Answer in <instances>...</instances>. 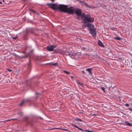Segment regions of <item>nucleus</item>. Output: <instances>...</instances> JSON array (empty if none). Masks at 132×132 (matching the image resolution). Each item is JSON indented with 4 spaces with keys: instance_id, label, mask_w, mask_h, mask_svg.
Masks as SVG:
<instances>
[{
    "instance_id": "nucleus-8",
    "label": "nucleus",
    "mask_w": 132,
    "mask_h": 132,
    "mask_svg": "<svg viewBox=\"0 0 132 132\" xmlns=\"http://www.w3.org/2000/svg\"><path fill=\"white\" fill-rule=\"evenodd\" d=\"M56 46L51 45L47 47L46 49L48 51L51 52L54 50V48H56Z\"/></svg>"
},
{
    "instance_id": "nucleus-37",
    "label": "nucleus",
    "mask_w": 132,
    "mask_h": 132,
    "mask_svg": "<svg viewBox=\"0 0 132 132\" xmlns=\"http://www.w3.org/2000/svg\"><path fill=\"white\" fill-rule=\"evenodd\" d=\"M33 50H31V51H30V52H33Z\"/></svg>"
},
{
    "instance_id": "nucleus-33",
    "label": "nucleus",
    "mask_w": 132,
    "mask_h": 132,
    "mask_svg": "<svg viewBox=\"0 0 132 132\" xmlns=\"http://www.w3.org/2000/svg\"><path fill=\"white\" fill-rule=\"evenodd\" d=\"M79 16H78V17L77 18V19L78 20H80V18H79Z\"/></svg>"
},
{
    "instance_id": "nucleus-47",
    "label": "nucleus",
    "mask_w": 132,
    "mask_h": 132,
    "mask_svg": "<svg viewBox=\"0 0 132 132\" xmlns=\"http://www.w3.org/2000/svg\"><path fill=\"white\" fill-rule=\"evenodd\" d=\"M26 33H27V31H26Z\"/></svg>"
},
{
    "instance_id": "nucleus-10",
    "label": "nucleus",
    "mask_w": 132,
    "mask_h": 132,
    "mask_svg": "<svg viewBox=\"0 0 132 132\" xmlns=\"http://www.w3.org/2000/svg\"><path fill=\"white\" fill-rule=\"evenodd\" d=\"M46 65H48L51 66L54 65V66H56L58 65V64L57 63H53V62L51 63H48L46 64Z\"/></svg>"
},
{
    "instance_id": "nucleus-16",
    "label": "nucleus",
    "mask_w": 132,
    "mask_h": 132,
    "mask_svg": "<svg viewBox=\"0 0 132 132\" xmlns=\"http://www.w3.org/2000/svg\"><path fill=\"white\" fill-rule=\"evenodd\" d=\"M114 39L116 40H120L121 39V38H120L119 37H115Z\"/></svg>"
},
{
    "instance_id": "nucleus-28",
    "label": "nucleus",
    "mask_w": 132,
    "mask_h": 132,
    "mask_svg": "<svg viewBox=\"0 0 132 132\" xmlns=\"http://www.w3.org/2000/svg\"><path fill=\"white\" fill-rule=\"evenodd\" d=\"M10 72L12 70H10V69H7Z\"/></svg>"
},
{
    "instance_id": "nucleus-48",
    "label": "nucleus",
    "mask_w": 132,
    "mask_h": 132,
    "mask_svg": "<svg viewBox=\"0 0 132 132\" xmlns=\"http://www.w3.org/2000/svg\"><path fill=\"white\" fill-rule=\"evenodd\" d=\"M3 122V121H1V122ZM1 122V121H0V122Z\"/></svg>"
},
{
    "instance_id": "nucleus-6",
    "label": "nucleus",
    "mask_w": 132,
    "mask_h": 132,
    "mask_svg": "<svg viewBox=\"0 0 132 132\" xmlns=\"http://www.w3.org/2000/svg\"><path fill=\"white\" fill-rule=\"evenodd\" d=\"M69 7L68 5L63 4H60L59 6V10L61 12L64 13L67 7Z\"/></svg>"
},
{
    "instance_id": "nucleus-39",
    "label": "nucleus",
    "mask_w": 132,
    "mask_h": 132,
    "mask_svg": "<svg viewBox=\"0 0 132 132\" xmlns=\"http://www.w3.org/2000/svg\"><path fill=\"white\" fill-rule=\"evenodd\" d=\"M71 125H72V126H74V125H75L74 124H72Z\"/></svg>"
},
{
    "instance_id": "nucleus-15",
    "label": "nucleus",
    "mask_w": 132,
    "mask_h": 132,
    "mask_svg": "<svg viewBox=\"0 0 132 132\" xmlns=\"http://www.w3.org/2000/svg\"><path fill=\"white\" fill-rule=\"evenodd\" d=\"M30 55L29 53H28L27 55H26L24 56H23L22 57L23 58H25L26 57H27L28 56H30Z\"/></svg>"
},
{
    "instance_id": "nucleus-5",
    "label": "nucleus",
    "mask_w": 132,
    "mask_h": 132,
    "mask_svg": "<svg viewBox=\"0 0 132 132\" xmlns=\"http://www.w3.org/2000/svg\"><path fill=\"white\" fill-rule=\"evenodd\" d=\"M46 5H52L51 6H49V7L51 8L54 10H59V6L55 4L48 3L46 4Z\"/></svg>"
},
{
    "instance_id": "nucleus-30",
    "label": "nucleus",
    "mask_w": 132,
    "mask_h": 132,
    "mask_svg": "<svg viewBox=\"0 0 132 132\" xmlns=\"http://www.w3.org/2000/svg\"><path fill=\"white\" fill-rule=\"evenodd\" d=\"M17 38V37H13V38L14 39H16Z\"/></svg>"
},
{
    "instance_id": "nucleus-45",
    "label": "nucleus",
    "mask_w": 132,
    "mask_h": 132,
    "mask_svg": "<svg viewBox=\"0 0 132 132\" xmlns=\"http://www.w3.org/2000/svg\"><path fill=\"white\" fill-rule=\"evenodd\" d=\"M78 83L79 84H80V82H78Z\"/></svg>"
},
{
    "instance_id": "nucleus-46",
    "label": "nucleus",
    "mask_w": 132,
    "mask_h": 132,
    "mask_svg": "<svg viewBox=\"0 0 132 132\" xmlns=\"http://www.w3.org/2000/svg\"><path fill=\"white\" fill-rule=\"evenodd\" d=\"M27 35V34H26V35H25V36H26Z\"/></svg>"
},
{
    "instance_id": "nucleus-3",
    "label": "nucleus",
    "mask_w": 132,
    "mask_h": 132,
    "mask_svg": "<svg viewBox=\"0 0 132 132\" xmlns=\"http://www.w3.org/2000/svg\"><path fill=\"white\" fill-rule=\"evenodd\" d=\"M62 54L63 55H65L66 56H68L72 58H74V57L76 55V53H73L71 52H69L67 51H64L62 50Z\"/></svg>"
},
{
    "instance_id": "nucleus-17",
    "label": "nucleus",
    "mask_w": 132,
    "mask_h": 132,
    "mask_svg": "<svg viewBox=\"0 0 132 132\" xmlns=\"http://www.w3.org/2000/svg\"><path fill=\"white\" fill-rule=\"evenodd\" d=\"M75 120L77 121H79L81 122L82 121V120H81V119H80L79 118H76L75 119Z\"/></svg>"
},
{
    "instance_id": "nucleus-13",
    "label": "nucleus",
    "mask_w": 132,
    "mask_h": 132,
    "mask_svg": "<svg viewBox=\"0 0 132 132\" xmlns=\"http://www.w3.org/2000/svg\"><path fill=\"white\" fill-rule=\"evenodd\" d=\"M54 52L55 53H59L62 54V50H60L59 49H57V50L54 49Z\"/></svg>"
},
{
    "instance_id": "nucleus-29",
    "label": "nucleus",
    "mask_w": 132,
    "mask_h": 132,
    "mask_svg": "<svg viewBox=\"0 0 132 132\" xmlns=\"http://www.w3.org/2000/svg\"><path fill=\"white\" fill-rule=\"evenodd\" d=\"M81 72L82 73H84V74H85V72H84V71H81Z\"/></svg>"
},
{
    "instance_id": "nucleus-41",
    "label": "nucleus",
    "mask_w": 132,
    "mask_h": 132,
    "mask_svg": "<svg viewBox=\"0 0 132 132\" xmlns=\"http://www.w3.org/2000/svg\"><path fill=\"white\" fill-rule=\"evenodd\" d=\"M51 1L52 2H53L54 1V0H51Z\"/></svg>"
},
{
    "instance_id": "nucleus-50",
    "label": "nucleus",
    "mask_w": 132,
    "mask_h": 132,
    "mask_svg": "<svg viewBox=\"0 0 132 132\" xmlns=\"http://www.w3.org/2000/svg\"><path fill=\"white\" fill-rule=\"evenodd\" d=\"M29 124H30V123H29Z\"/></svg>"
},
{
    "instance_id": "nucleus-18",
    "label": "nucleus",
    "mask_w": 132,
    "mask_h": 132,
    "mask_svg": "<svg viewBox=\"0 0 132 132\" xmlns=\"http://www.w3.org/2000/svg\"><path fill=\"white\" fill-rule=\"evenodd\" d=\"M101 89L102 90L104 93H105V88L104 87H101Z\"/></svg>"
},
{
    "instance_id": "nucleus-49",
    "label": "nucleus",
    "mask_w": 132,
    "mask_h": 132,
    "mask_svg": "<svg viewBox=\"0 0 132 132\" xmlns=\"http://www.w3.org/2000/svg\"><path fill=\"white\" fill-rule=\"evenodd\" d=\"M30 61H29V63H30Z\"/></svg>"
},
{
    "instance_id": "nucleus-42",
    "label": "nucleus",
    "mask_w": 132,
    "mask_h": 132,
    "mask_svg": "<svg viewBox=\"0 0 132 132\" xmlns=\"http://www.w3.org/2000/svg\"><path fill=\"white\" fill-rule=\"evenodd\" d=\"M55 129H60V128H55Z\"/></svg>"
},
{
    "instance_id": "nucleus-14",
    "label": "nucleus",
    "mask_w": 132,
    "mask_h": 132,
    "mask_svg": "<svg viewBox=\"0 0 132 132\" xmlns=\"http://www.w3.org/2000/svg\"><path fill=\"white\" fill-rule=\"evenodd\" d=\"M86 70L91 75H92V73L91 72V71L92 70V69L91 68H88L86 69Z\"/></svg>"
},
{
    "instance_id": "nucleus-11",
    "label": "nucleus",
    "mask_w": 132,
    "mask_h": 132,
    "mask_svg": "<svg viewBox=\"0 0 132 132\" xmlns=\"http://www.w3.org/2000/svg\"><path fill=\"white\" fill-rule=\"evenodd\" d=\"M98 44L100 46L102 47H104V45L102 43V42L100 40H99L98 41Z\"/></svg>"
},
{
    "instance_id": "nucleus-1",
    "label": "nucleus",
    "mask_w": 132,
    "mask_h": 132,
    "mask_svg": "<svg viewBox=\"0 0 132 132\" xmlns=\"http://www.w3.org/2000/svg\"><path fill=\"white\" fill-rule=\"evenodd\" d=\"M82 22L84 25L85 27H87L90 31V33L94 37H96V31L94 28V25L90 23L93 22L94 21V19L92 18L89 14L86 15L85 13H83L81 17Z\"/></svg>"
},
{
    "instance_id": "nucleus-22",
    "label": "nucleus",
    "mask_w": 132,
    "mask_h": 132,
    "mask_svg": "<svg viewBox=\"0 0 132 132\" xmlns=\"http://www.w3.org/2000/svg\"><path fill=\"white\" fill-rule=\"evenodd\" d=\"M78 129H79V130H81V131H84V130L82 129L81 128H79V127H78Z\"/></svg>"
},
{
    "instance_id": "nucleus-36",
    "label": "nucleus",
    "mask_w": 132,
    "mask_h": 132,
    "mask_svg": "<svg viewBox=\"0 0 132 132\" xmlns=\"http://www.w3.org/2000/svg\"><path fill=\"white\" fill-rule=\"evenodd\" d=\"M14 55V56H16V55H16V54H15Z\"/></svg>"
},
{
    "instance_id": "nucleus-27",
    "label": "nucleus",
    "mask_w": 132,
    "mask_h": 132,
    "mask_svg": "<svg viewBox=\"0 0 132 132\" xmlns=\"http://www.w3.org/2000/svg\"><path fill=\"white\" fill-rule=\"evenodd\" d=\"M84 131H86V132H90V130H84Z\"/></svg>"
},
{
    "instance_id": "nucleus-38",
    "label": "nucleus",
    "mask_w": 132,
    "mask_h": 132,
    "mask_svg": "<svg viewBox=\"0 0 132 132\" xmlns=\"http://www.w3.org/2000/svg\"><path fill=\"white\" fill-rule=\"evenodd\" d=\"M27 65H28V66H29V63H28V64H27Z\"/></svg>"
},
{
    "instance_id": "nucleus-34",
    "label": "nucleus",
    "mask_w": 132,
    "mask_h": 132,
    "mask_svg": "<svg viewBox=\"0 0 132 132\" xmlns=\"http://www.w3.org/2000/svg\"><path fill=\"white\" fill-rule=\"evenodd\" d=\"M93 115H94L95 116H96V115H97V114H93Z\"/></svg>"
},
{
    "instance_id": "nucleus-23",
    "label": "nucleus",
    "mask_w": 132,
    "mask_h": 132,
    "mask_svg": "<svg viewBox=\"0 0 132 132\" xmlns=\"http://www.w3.org/2000/svg\"><path fill=\"white\" fill-rule=\"evenodd\" d=\"M125 106H129V104L128 103H126L125 104Z\"/></svg>"
},
{
    "instance_id": "nucleus-4",
    "label": "nucleus",
    "mask_w": 132,
    "mask_h": 132,
    "mask_svg": "<svg viewBox=\"0 0 132 132\" xmlns=\"http://www.w3.org/2000/svg\"><path fill=\"white\" fill-rule=\"evenodd\" d=\"M74 13L75 14L78 16H81V18L82 15L81 9L75 7Z\"/></svg>"
},
{
    "instance_id": "nucleus-9",
    "label": "nucleus",
    "mask_w": 132,
    "mask_h": 132,
    "mask_svg": "<svg viewBox=\"0 0 132 132\" xmlns=\"http://www.w3.org/2000/svg\"><path fill=\"white\" fill-rule=\"evenodd\" d=\"M122 124L123 125H126L128 126H132V123H129L128 121H126L122 123Z\"/></svg>"
},
{
    "instance_id": "nucleus-43",
    "label": "nucleus",
    "mask_w": 132,
    "mask_h": 132,
    "mask_svg": "<svg viewBox=\"0 0 132 132\" xmlns=\"http://www.w3.org/2000/svg\"><path fill=\"white\" fill-rule=\"evenodd\" d=\"M2 3L1 1L0 2V4H1Z\"/></svg>"
},
{
    "instance_id": "nucleus-24",
    "label": "nucleus",
    "mask_w": 132,
    "mask_h": 132,
    "mask_svg": "<svg viewBox=\"0 0 132 132\" xmlns=\"http://www.w3.org/2000/svg\"><path fill=\"white\" fill-rule=\"evenodd\" d=\"M128 109L131 111H132V109H131L130 108H128Z\"/></svg>"
},
{
    "instance_id": "nucleus-21",
    "label": "nucleus",
    "mask_w": 132,
    "mask_h": 132,
    "mask_svg": "<svg viewBox=\"0 0 132 132\" xmlns=\"http://www.w3.org/2000/svg\"><path fill=\"white\" fill-rule=\"evenodd\" d=\"M61 129L62 130H65L67 131H68V130H67V129Z\"/></svg>"
},
{
    "instance_id": "nucleus-2",
    "label": "nucleus",
    "mask_w": 132,
    "mask_h": 132,
    "mask_svg": "<svg viewBox=\"0 0 132 132\" xmlns=\"http://www.w3.org/2000/svg\"><path fill=\"white\" fill-rule=\"evenodd\" d=\"M75 9V7L72 6L69 7H67L64 13H67L69 14H72L74 13Z\"/></svg>"
},
{
    "instance_id": "nucleus-32",
    "label": "nucleus",
    "mask_w": 132,
    "mask_h": 132,
    "mask_svg": "<svg viewBox=\"0 0 132 132\" xmlns=\"http://www.w3.org/2000/svg\"><path fill=\"white\" fill-rule=\"evenodd\" d=\"M70 77L72 79H73V77L72 76H71Z\"/></svg>"
},
{
    "instance_id": "nucleus-31",
    "label": "nucleus",
    "mask_w": 132,
    "mask_h": 132,
    "mask_svg": "<svg viewBox=\"0 0 132 132\" xmlns=\"http://www.w3.org/2000/svg\"><path fill=\"white\" fill-rule=\"evenodd\" d=\"M36 94H37V95H40V93H36Z\"/></svg>"
},
{
    "instance_id": "nucleus-40",
    "label": "nucleus",
    "mask_w": 132,
    "mask_h": 132,
    "mask_svg": "<svg viewBox=\"0 0 132 132\" xmlns=\"http://www.w3.org/2000/svg\"><path fill=\"white\" fill-rule=\"evenodd\" d=\"M36 99H37L38 98V97L37 96H36Z\"/></svg>"
},
{
    "instance_id": "nucleus-19",
    "label": "nucleus",
    "mask_w": 132,
    "mask_h": 132,
    "mask_svg": "<svg viewBox=\"0 0 132 132\" xmlns=\"http://www.w3.org/2000/svg\"><path fill=\"white\" fill-rule=\"evenodd\" d=\"M63 72H64V73H67V74H70V73L69 72H68L66 71H65V70H63Z\"/></svg>"
},
{
    "instance_id": "nucleus-26",
    "label": "nucleus",
    "mask_w": 132,
    "mask_h": 132,
    "mask_svg": "<svg viewBox=\"0 0 132 132\" xmlns=\"http://www.w3.org/2000/svg\"><path fill=\"white\" fill-rule=\"evenodd\" d=\"M74 126L77 128H78V127L76 125H75Z\"/></svg>"
},
{
    "instance_id": "nucleus-7",
    "label": "nucleus",
    "mask_w": 132,
    "mask_h": 132,
    "mask_svg": "<svg viewBox=\"0 0 132 132\" xmlns=\"http://www.w3.org/2000/svg\"><path fill=\"white\" fill-rule=\"evenodd\" d=\"M80 2L82 3L85 6L89 8H91L92 9L97 8V7H95L91 5H89L87 3H86L84 1H80Z\"/></svg>"
},
{
    "instance_id": "nucleus-35",
    "label": "nucleus",
    "mask_w": 132,
    "mask_h": 132,
    "mask_svg": "<svg viewBox=\"0 0 132 132\" xmlns=\"http://www.w3.org/2000/svg\"><path fill=\"white\" fill-rule=\"evenodd\" d=\"M118 59L120 60H121V57H119Z\"/></svg>"
},
{
    "instance_id": "nucleus-25",
    "label": "nucleus",
    "mask_w": 132,
    "mask_h": 132,
    "mask_svg": "<svg viewBox=\"0 0 132 132\" xmlns=\"http://www.w3.org/2000/svg\"><path fill=\"white\" fill-rule=\"evenodd\" d=\"M16 119H10V120H8L7 121H10L11 120H16Z\"/></svg>"
},
{
    "instance_id": "nucleus-12",
    "label": "nucleus",
    "mask_w": 132,
    "mask_h": 132,
    "mask_svg": "<svg viewBox=\"0 0 132 132\" xmlns=\"http://www.w3.org/2000/svg\"><path fill=\"white\" fill-rule=\"evenodd\" d=\"M29 101V100L28 99H25L23 100L22 102L19 104V106H21L24 103L28 101Z\"/></svg>"
},
{
    "instance_id": "nucleus-44",
    "label": "nucleus",
    "mask_w": 132,
    "mask_h": 132,
    "mask_svg": "<svg viewBox=\"0 0 132 132\" xmlns=\"http://www.w3.org/2000/svg\"><path fill=\"white\" fill-rule=\"evenodd\" d=\"M40 118L41 119H43L42 118H41V117H40Z\"/></svg>"
},
{
    "instance_id": "nucleus-20",
    "label": "nucleus",
    "mask_w": 132,
    "mask_h": 132,
    "mask_svg": "<svg viewBox=\"0 0 132 132\" xmlns=\"http://www.w3.org/2000/svg\"><path fill=\"white\" fill-rule=\"evenodd\" d=\"M30 11H32L33 12H34V13H36V11H35V10H32V9H30Z\"/></svg>"
}]
</instances>
